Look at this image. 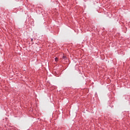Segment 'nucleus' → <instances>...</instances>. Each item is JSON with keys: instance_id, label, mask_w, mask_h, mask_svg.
<instances>
[{"instance_id": "3", "label": "nucleus", "mask_w": 130, "mask_h": 130, "mask_svg": "<svg viewBox=\"0 0 130 130\" xmlns=\"http://www.w3.org/2000/svg\"><path fill=\"white\" fill-rule=\"evenodd\" d=\"M31 42H33V39H31Z\"/></svg>"}, {"instance_id": "1", "label": "nucleus", "mask_w": 130, "mask_h": 130, "mask_svg": "<svg viewBox=\"0 0 130 130\" xmlns=\"http://www.w3.org/2000/svg\"><path fill=\"white\" fill-rule=\"evenodd\" d=\"M63 58L66 60V59H67V57L66 56H63Z\"/></svg>"}, {"instance_id": "2", "label": "nucleus", "mask_w": 130, "mask_h": 130, "mask_svg": "<svg viewBox=\"0 0 130 130\" xmlns=\"http://www.w3.org/2000/svg\"><path fill=\"white\" fill-rule=\"evenodd\" d=\"M58 60V58H57V57H56L55 58V61L56 62V61H57Z\"/></svg>"}]
</instances>
